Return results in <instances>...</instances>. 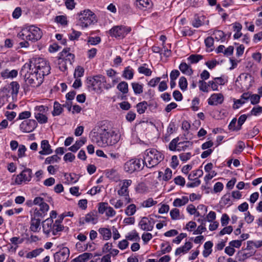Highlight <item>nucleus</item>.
Returning a JSON list of instances; mask_svg holds the SVG:
<instances>
[{
	"instance_id": "nucleus-1",
	"label": "nucleus",
	"mask_w": 262,
	"mask_h": 262,
	"mask_svg": "<svg viewBox=\"0 0 262 262\" xmlns=\"http://www.w3.org/2000/svg\"><path fill=\"white\" fill-rule=\"evenodd\" d=\"M90 137L92 142L102 147L115 144L120 138V135L115 131L105 129H100L99 132L93 129L90 133Z\"/></svg>"
},
{
	"instance_id": "nucleus-2",
	"label": "nucleus",
	"mask_w": 262,
	"mask_h": 262,
	"mask_svg": "<svg viewBox=\"0 0 262 262\" xmlns=\"http://www.w3.org/2000/svg\"><path fill=\"white\" fill-rule=\"evenodd\" d=\"M42 232L47 237L59 236L64 229L61 219L57 217L55 221L51 218H48L42 223Z\"/></svg>"
},
{
	"instance_id": "nucleus-3",
	"label": "nucleus",
	"mask_w": 262,
	"mask_h": 262,
	"mask_svg": "<svg viewBox=\"0 0 262 262\" xmlns=\"http://www.w3.org/2000/svg\"><path fill=\"white\" fill-rule=\"evenodd\" d=\"M20 73L26 82L33 87L39 86L43 81V79L36 72H34L33 68H31V64L25 63Z\"/></svg>"
},
{
	"instance_id": "nucleus-4",
	"label": "nucleus",
	"mask_w": 262,
	"mask_h": 262,
	"mask_svg": "<svg viewBox=\"0 0 262 262\" xmlns=\"http://www.w3.org/2000/svg\"><path fill=\"white\" fill-rule=\"evenodd\" d=\"M42 36L41 29L34 25L26 26L17 34V37L21 39H26L31 42L39 40Z\"/></svg>"
},
{
	"instance_id": "nucleus-5",
	"label": "nucleus",
	"mask_w": 262,
	"mask_h": 262,
	"mask_svg": "<svg viewBox=\"0 0 262 262\" xmlns=\"http://www.w3.org/2000/svg\"><path fill=\"white\" fill-rule=\"evenodd\" d=\"M163 155L160 151L155 148H149L146 149L144 152V165H145L148 168H152L164 159Z\"/></svg>"
},
{
	"instance_id": "nucleus-6",
	"label": "nucleus",
	"mask_w": 262,
	"mask_h": 262,
	"mask_svg": "<svg viewBox=\"0 0 262 262\" xmlns=\"http://www.w3.org/2000/svg\"><path fill=\"white\" fill-rule=\"evenodd\" d=\"M31 68H33L34 72H36L41 78H44L45 76L50 73L51 68L48 62L42 58H35L32 59L29 62Z\"/></svg>"
},
{
	"instance_id": "nucleus-7",
	"label": "nucleus",
	"mask_w": 262,
	"mask_h": 262,
	"mask_svg": "<svg viewBox=\"0 0 262 262\" xmlns=\"http://www.w3.org/2000/svg\"><path fill=\"white\" fill-rule=\"evenodd\" d=\"M77 15L78 24L82 28H86L97 22L96 15L89 9L80 11Z\"/></svg>"
},
{
	"instance_id": "nucleus-8",
	"label": "nucleus",
	"mask_w": 262,
	"mask_h": 262,
	"mask_svg": "<svg viewBox=\"0 0 262 262\" xmlns=\"http://www.w3.org/2000/svg\"><path fill=\"white\" fill-rule=\"evenodd\" d=\"M106 81L105 78L102 75L89 77L86 81V85L90 91L96 93L101 92L102 84Z\"/></svg>"
},
{
	"instance_id": "nucleus-9",
	"label": "nucleus",
	"mask_w": 262,
	"mask_h": 262,
	"mask_svg": "<svg viewBox=\"0 0 262 262\" xmlns=\"http://www.w3.org/2000/svg\"><path fill=\"white\" fill-rule=\"evenodd\" d=\"M32 178V170L28 168H25L18 174L12 176L11 184L16 185L26 184L31 181Z\"/></svg>"
},
{
	"instance_id": "nucleus-10",
	"label": "nucleus",
	"mask_w": 262,
	"mask_h": 262,
	"mask_svg": "<svg viewBox=\"0 0 262 262\" xmlns=\"http://www.w3.org/2000/svg\"><path fill=\"white\" fill-rule=\"evenodd\" d=\"M144 166V162L142 159H132L124 163L123 168L126 172L131 174L141 170Z\"/></svg>"
},
{
	"instance_id": "nucleus-11",
	"label": "nucleus",
	"mask_w": 262,
	"mask_h": 262,
	"mask_svg": "<svg viewBox=\"0 0 262 262\" xmlns=\"http://www.w3.org/2000/svg\"><path fill=\"white\" fill-rule=\"evenodd\" d=\"M132 181L129 179L123 180L119 184V189L117 191V193L119 196L124 197V202L125 204L132 202V199L129 196L128 187L131 185Z\"/></svg>"
},
{
	"instance_id": "nucleus-12",
	"label": "nucleus",
	"mask_w": 262,
	"mask_h": 262,
	"mask_svg": "<svg viewBox=\"0 0 262 262\" xmlns=\"http://www.w3.org/2000/svg\"><path fill=\"white\" fill-rule=\"evenodd\" d=\"M48 110V106L43 105H37L34 107V117L39 123L45 124L48 122L47 113Z\"/></svg>"
},
{
	"instance_id": "nucleus-13",
	"label": "nucleus",
	"mask_w": 262,
	"mask_h": 262,
	"mask_svg": "<svg viewBox=\"0 0 262 262\" xmlns=\"http://www.w3.org/2000/svg\"><path fill=\"white\" fill-rule=\"evenodd\" d=\"M131 28L125 26H116L109 30L111 36L116 38H123L131 31Z\"/></svg>"
},
{
	"instance_id": "nucleus-14",
	"label": "nucleus",
	"mask_w": 262,
	"mask_h": 262,
	"mask_svg": "<svg viewBox=\"0 0 262 262\" xmlns=\"http://www.w3.org/2000/svg\"><path fill=\"white\" fill-rule=\"evenodd\" d=\"M37 123L35 120L28 119L23 121L19 125V129L23 133H30L37 127Z\"/></svg>"
},
{
	"instance_id": "nucleus-15",
	"label": "nucleus",
	"mask_w": 262,
	"mask_h": 262,
	"mask_svg": "<svg viewBox=\"0 0 262 262\" xmlns=\"http://www.w3.org/2000/svg\"><path fill=\"white\" fill-rule=\"evenodd\" d=\"M70 250L68 248L64 247L56 252L54 255L55 261L56 262H66L70 256Z\"/></svg>"
},
{
	"instance_id": "nucleus-16",
	"label": "nucleus",
	"mask_w": 262,
	"mask_h": 262,
	"mask_svg": "<svg viewBox=\"0 0 262 262\" xmlns=\"http://www.w3.org/2000/svg\"><path fill=\"white\" fill-rule=\"evenodd\" d=\"M154 224L155 223L151 219L143 217L139 222L138 225L142 230L151 231L154 228Z\"/></svg>"
},
{
	"instance_id": "nucleus-17",
	"label": "nucleus",
	"mask_w": 262,
	"mask_h": 262,
	"mask_svg": "<svg viewBox=\"0 0 262 262\" xmlns=\"http://www.w3.org/2000/svg\"><path fill=\"white\" fill-rule=\"evenodd\" d=\"M98 215L96 211H91L86 214L85 216L80 219V223L84 224L85 223H91L93 225L98 222Z\"/></svg>"
},
{
	"instance_id": "nucleus-18",
	"label": "nucleus",
	"mask_w": 262,
	"mask_h": 262,
	"mask_svg": "<svg viewBox=\"0 0 262 262\" xmlns=\"http://www.w3.org/2000/svg\"><path fill=\"white\" fill-rule=\"evenodd\" d=\"M224 100V95L222 93H214L208 99V103L210 105L216 106L223 103Z\"/></svg>"
},
{
	"instance_id": "nucleus-19",
	"label": "nucleus",
	"mask_w": 262,
	"mask_h": 262,
	"mask_svg": "<svg viewBox=\"0 0 262 262\" xmlns=\"http://www.w3.org/2000/svg\"><path fill=\"white\" fill-rule=\"evenodd\" d=\"M209 20L203 15H195L191 24L194 28H199L204 24H208Z\"/></svg>"
},
{
	"instance_id": "nucleus-20",
	"label": "nucleus",
	"mask_w": 262,
	"mask_h": 262,
	"mask_svg": "<svg viewBox=\"0 0 262 262\" xmlns=\"http://www.w3.org/2000/svg\"><path fill=\"white\" fill-rule=\"evenodd\" d=\"M60 57L61 59H64V60H65L69 66H71L74 61L75 55L70 52L69 49H65L60 53Z\"/></svg>"
},
{
	"instance_id": "nucleus-21",
	"label": "nucleus",
	"mask_w": 262,
	"mask_h": 262,
	"mask_svg": "<svg viewBox=\"0 0 262 262\" xmlns=\"http://www.w3.org/2000/svg\"><path fill=\"white\" fill-rule=\"evenodd\" d=\"M225 83V80L222 77H215L213 80L209 81V85L212 91H219V85H224Z\"/></svg>"
},
{
	"instance_id": "nucleus-22",
	"label": "nucleus",
	"mask_w": 262,
	"mask_h": 262,
	"mask_svg": "<svg viewBox=\"0 0 262 262\" xmlns=\"http://www.w3.org/2000/svg\"><path fill=\"white\" fill-rule=\"evenodd\" d=\"M40 145L42 150L39 151L40 155H47L52 153V150L48 140H43L41 141Z\"/></svg>"
},
{
	"instance_id": "nucleus-23",
	"label": "nucleus",
	"mask_w": 262,
	"mask_h": 262,
	"mask_svg": "<svg viewBox=\"0 0 262 262\" xmlns=\"http://www.w3.org/2000/svg\"><path fill=\"white\" fill-rule=\"evenodd\" d=\"M249 98L250 94L248 93H244L242 94L240 99L234 101L233 108L234 109L238 108L241 106L245 103Z\"/></svg>"
},
{
	"instance_id": "nucleus-24",
	"label": "nucleus",
	"mask_w": 262,
	"mask_h": 262,
	"mask_svg": "<svg viewBox=\"0 0 262 262\" xmlns=\"http://www.w3.org/2000/svg\"><path fill=\"white\" fill-rule=\"evenodd\" d=\"M192 247V244L190 242H187L185 244L178 248L175 251V255H178L181 254L187 253Z\"/></svg>"
},
{
	"instance_id": "nucleus-25",
	"label": "nucleus",
	"mask_w": 262,
	"mask_h": 262,
	"mask_svg": "<svg viewBox=\"0 0 262 262\" xmlns=\"http://www.w3.org/2000/svg\"><path fill=\"white\" fill-rule=\"evenodd\" d=\"M179 68L181 72L185 75L190 76L193 73V70L189 64L182 62L179 65Z\"/></svg>"
},
{
	"instance_id": "nucleus-26",
	"label": "nucleus",
	"mask_w": 262,
	"mask_h": 262,
	"mask_svg": "<svg viewBox=\"0 0 262 262\" xmlns=\"http://www.w3.org/2000/svg\"><path fill=\"white\" fill-rule=\"evenodd\" d=\"M189 199L186 196H182L180 198H176L174 200L172 205L176 207H180L185 205L188 203Z\"/></svg>"
},
{
	"instance_id": "nucleus-27",
	"label": "nucleus",
	"mask_w": 262,
	"mask_h": 262,
	"mask_svg": "<svg viewBox=\"0 0 262 262\" xmlns=\"http://www.w3.org/2000/svg\"><path fill=\"white\" fill-rule=\"evenodd\" d=\"M93 254L91 253L85 252L74 258L73 262H86L93 257Z\"/></svg>"
},
{
	"instance_id": "nucleus-28",
	"label": "nucleus",
	"mask_w": 262,
	"mask_h": 262,
	"mask_svg": "<svg viewBox=\"0 0 262 262\" xmlns=\"http://www.w3.org/2000/svg\"><path fill=\"white\" fill-rule=\"evenodd\" d=\"M30 229L33 232H38L40 229V220L31 218Z\"/></svg>"
},
{
	"instance_id": "nucleus-29",
	"label": "nucleus",
	"mask_w": 262,
	"mask_h": 262,
	"mask_svg": "<svg viewBox=\"0 0 262 262\" xmlns=\"http://www.w3.org/2000/svg\"><path fill=\"white\" fill-rule=\"evenodd\" d=\"M98 232L101 235L102 239L105 241L109 240L112 237L111 230L107 228H100Z\"/></svg>"
},
{
	"instance_id": "nucleus-30",
	"label": "nucleus",
	"mask_w": 262,
	"mask_h": 262,
	"mask_svg": "<svg viewBox=\"0 0 262 262\" xmlns=\"http://www.w3.org/2000/svg\"><path fill=\"white\" fill-rule=\"evenodd\" d=\"M18 72L16 70L9 71L8 69L5 70L1 73V76L4 79L13 78L17 76Z\"/></svg>"
},
{
	"instance_id": "nucleus-31",
	"label": "nucleus",
	"mask_w": 262,
	"mask_h": 262,
	"mask_svg": "<svg viewBox=\"0 0 262 262\" xmlns=\"http://www.w3.org/2000/svg\"><path fill=\"white\" fill-rule=\"evenodd\" d=\"M213 243L211 241L206 242L204 245L202 254L204 257H207L212 251Z\"/></svg>"
},
{
	"instance_id": "nucleus-32",
	"label": "nucleus",
	"mask_w": 262,
	"mask_h": 262,
	"mask_svg": "<svg viewBox=\"0 0 262 262\" xmlns=\"http://www.w3.org/2000/svg\"><path fill=\"white\" fill-rule=\"evenodd\" d=\"M110 203L113 205L115 209H119L121 208L124 206H125L126 204H125V202H124V199H119L115 201V199L114 198H112L110 200Z\"/></svg>"
},
{
	"instance_id": "nucleus-33",
	"label": "nucleus",
	"mask_w": 262,
	"mask_h": 262,
	"mask_svg": "<svg viewBox=\"0 0 262 262\" xmlns=\"http://www.w3.org/2000/svg\"><path fill=\"white\" fill-rule=\"evenodd\" d=\"M86 142V139L84 138L77 141L75 143L69 148V150L73 152L77 151Z\"/></svg>"
},
{
	"instance_id": "nucleus-34",
	"label": "nucleus",
	"mask_w": 262,
	"mask_h": 262,
	"mask_svg": "<svg viewBox=\"0 0 262 262\" xmlns=\"http://www.w3.org/2000/svg\"><path fill=\"white\" fill-rule=\"evenodd\" d=\"M192 144V142L189 141L179 142L178 144V151H184L188 149L191 148Z\"/></svg>"
},
{
	"instance_id": "nucleus-35",
	"label": "nucleus",
	"mask_w": 262,
	"mask_h": 262,
	"mask_svg": "<svg viewBox=\"0 0 262 262\" xmlns=\"http://www.w3.org/2000/svg\"><path fill=\"white\" fill-rule=\"evenodd\" d=\"M134 75L133 69L129 66L126 67L122 73V77L126 79L130 80L133 78Z\"/></svg>"
},
{
	"instance_id": "nucleus-36",
	"label": "nucleus",
	"mask_w": 262,
	"mask_h": 262,
	"mask_svg": "<svg viewBox=\"0 0 262 262\" xmlns=\"http://www.w3.org/2000/svg\"><path fill=\"white\" fill-rule=\"evenodd\" d=\"M148 108V102L143 101L136 105L137 112L139 114H144Z\"/></svg>"
},
{
	"instance_id": "nucleus-37",
	"label": "nucleus",
	"mask_w": 262,
	"mask_h": 262,
	"mask_svg": "<svg viewBox=\"0 0 262 262\" xmlns=\"http://www.w3.org/2000/svg\"><path fill=\"white\" fill-rule=\"evenodd\" d=\"M132 87L136 95H139L143 92V84L137 82H134L131 83Z\"/></svg>"
},
{
	"instance_id": "nucleus-38",
	"label": "nucleus",
	"mask_w": 262,
	"mask_h": 262,
	"mask_svg": "<svg viewBox=\"0 0 262 262\" xmlns=\"http://www.w3.org/2000/svg\"><path fill=\"white\" fill-rule=\"evenodd\" d=\"M138 71L140 74L144 75L146 76H150L152 74V71L147 68V64L144 63L138 68Z\"/></svg>"
},
{
	"instance_id": "nucleus-39",
	"label": "nucleus",
	"mask_w": 262,
	"mask_h": 262,
	"mask_svg": "<svg viewBox=\"0 0 262 262\" xmlns=\"http://www.w3.org/2000/svg\"><path fill=\"white\" fill-rule=\"evenodd\" d=\"M30 215L31 218L39 220H40L45 216V215L37 208H33L30 211Z\"/></svg>"
},
{
	"instance_id": "nucleus-40",
	"label": "nucleus",
	"mask_w": 262,
	"mask_h": 262,
	"mask_svg": "<svg viewBox=\"0 0 262 262\" xmlns=\"http://www.w3.org/2000/svg\"><path fill=\"white\" fill-rule=\"evenodd\" d=\"M135 4L139 8H149L151 6V0H136Z\"/></svg>"
},
{
	"instance_id": "nucleus-41",
	"label": "nucleus",
	"mask_w": 262,
	"mask_h": 262,
	"mask_svg": "<svg viewBox=\"0 0 262 262\" xmlns=\"http://www.w3.org/2000/svg\"><path fill=\"white\" fill-rule=\"evenodd\" d=\"M203 58V56L200 54H192L190 55L187 60L190 64H195Z\"/></svg>"
},
{
	"instance_id": "nucleus-42",
	"label": "nucleus",
	"mask_w": 262,
	"mask_h": 262,
	"mask_svg": "<svg viewBox=\"0 0 262 262\" xmlns=\"http://www.w3.org/2000/svg\"><path fill=\"white\" fill-rule=\"evenodd\" d=\"M203 175V171L202 169H197L192 171L188 176V179L190 181L193 180L198 179V178H200Z\"/></svg>"
},
{
	"instance_id": "nucleus-43",
	"label": "nucleus",
	"mask_w": 262,
	"mask_h": 262,
	"mask_svg": "<svg viewBox=\"0 0 262 262\" xmlns=\"http://www.w3.org/2000/svg\"><path fill=\"white\" fill-rule=\"evenodd\" d=\"M117 89L122 94H126L128 92V85L126 82L121 81L117 85Z\"/></svg>"
},
{
	"instance_id": "nucleus-44",
	"label": "nucleus",
	"mask_w": 262,
	"mask_h": 262,
	"mask_svg": "<svg viewBox=\"0 0 262 262\" xmlns=\"http://www.w3.org/2000/svg\"><path fill=\"white\" fill-rule=\"evenodd\" d=\"M137 211L136 206L134 204L129 205L125 209V213L127 216H132Z\"/></svg>"
},
{
	"instance_id": "nucleus-45",
	"label": "nucleus",
	"mask_w": 262,
	"mask_h": 262,
	"mask_svg": "<svg viewBox=\"0 0 262 262\" xmlns=\"http://www.w3.org/2000/svg\"><path fill=\"white\" fill-rule=\"evenodd\" d=\"M63 111V108L61 104L55 101L54 103V109L52 112V115L53 116H58L61 114Z\"/></svg>"
},
{
	"instance_id": "nucleus-46",
	"label": "nucleus",
	"mask_w": 262,
	"mask_h": 262,
	"mask_svg": "<svg viewBox=\"0 0 262 262\" xmlns=\"http://www.w3.org/2000/svg\"><path fill=\"white\" fill-rule=\"evenodd\" d=\"M43 250L42 248H39L33 250L27 254L26 257L29 259L36 257V256L39 255L43 251Z\"/></svg>"
},
{
	"instance_id": "nucleus-47",
	"label": "nucleus",
	"mask_w": 262,
	"mask_h": 262,
	"mask_svg": "<svg viewBox=\"0 0 262 262\" xmlns=\"http://www.w3.org/2000/svg\"><path fill=\"white\" fill-rule=\"evenodd\" d=\"M57 64L58 68L62 72L66 71L68 69V66H69L64 59H61L60 57L58 59Z\"/></svg>"
},
{
	"instance_id": "nucleus-48",
	"label": "nucleus",
	"mask_w": 262,
	"mask_h": 262,
	"mask_svg": "<svg viewBox=\"0 0 262 262\" xmlns=\"http://www.w3.org/2000/svg\"><path fill=\"white\" fill-rule=\"evenodd\" d=\"M126 238L132 241H138L140 240L138 233L135 230L128 233L126 236Z\"/></svg>"
},
{
	"instance_id": "nucleus-49",
	"label": "nucleus",
	"mask_w": 262,
	"mask_h": 262,
	"mask_svg": "<svg viewBox=\"0 0 262 262\" xmlns=\"http://www.w3.org/2000/svg\"><path fill=\"white\" fill-rule=\"evenodd\" d=\"M64 178L69 183H76L78 180L77 176L74 173H65Z\"/></svg>"
},
{
	"instance_id": "nucleus-50",
	"label": "nucleus",
	"mask_w": 262,
	"mask_h": 262,
	"mask_svg": "<svg viewBox=\"0 0 262 262\" xmlns=\"http://www.w3.org/2000/svg\"><path fill=\"white\" fill-rule=\"evenodd\" d=\"M60 159V158L57 155H54L47 157L45 160V163L46 164H53L58 162Z\"/></svg>"
},
{
	"instance_id": "nucleus-51",
	"label": "nucleus",
	"mask_w": 262,
	"mask_h": 262,
	"mask_svg": "<svg viewBox=\"0 0 262 262\" xmlns=\"http://www.w3.org/2000/svg\"><path fill=\"white\" fill-rule=\"evenodd\" d=\"M179 141V137L172 140L169 144V149L171 151L178 150Z\"/></svg>"
},
{
	"instance_id": "nucleus-52",
	"label": "nucleus",
	"mask_w": 262,
	"mask_h": 262,
	"mask_svg": "<svg viewBox=\"0 0 262 262\" xmlns=\"http://www.w3.org/2000/svg\"><path fill=\"white\" fill-rule=\"evenodd\" d=\"M251 255H252L249 253H245L242 251H239L236 254V257L238 261H243L250 257Z\"/></svg>"
},
{
	"instance_id": "nucleus-53",
	"label": "nucleus",
	"mask_w": 262,
	"mask_h": 262,
	"mask_svg": "<svg viewBox=\"0 0 262 262\" xmlns=\"http://www.w3.org/2000/svg\"><path fill=\"white\" fill-rule=\"evenodd\" d=\"M245 146V143L243 141H239L236 145L235 148L233 151V154L236 155L240 154L243 150Z\"/></svg>"
},
{
	"instance_id": "nucleus-54",
	"label": "nucleus",
	"mask_w": 262,
	"mask_h": 262,
	"mask_svg": "<svg viewBox=\"0 0 262 262\" xmlns=\"http://www.w3.org/2000/svg\"><path fill=\"white\" fill-rule=\"evenodd\" d=\"M213 35L217 41H224L225 38V33L223 31L218 30H215L213 32Z\"/></svg>"
},
{
	"instance_id": "nucleus-55",
	"label": "nucleus",
	"mask_w": 262,
	"mask_h": 262,
	"mask_svg": "<svg viewBox=\"0 0 262 262\" xmlns=\"http://www.w3.org/2000/svg\"><path fill=\"white\" fill-rule=\"evenodd\" d=\"M157 203L156 201H154L152 198H148L142 203V206L145 208L150 207Z\"/></svg>"
},
{
	"instance_id": "nucleus-56",
	"label": "nucleus",
	"mask_w": 262,
	"mask_h": 262,
	"mask_svg": "<svg viewBox=\"0 0 262 262\" xmlns=\"http://www.w3.org/2000/svg\"><path fill=\"white\" fill-rule=\"evenodd\" d=\"M170 215L173 220H178L180 219V211L177 208H173L170 211Z\"/></svg>"
},
{
	"instance_id": "nucleus-57",
	"label": "nucleus",
	"mask_w": 262,
	"mask_h": 262,
	"mask_svg": "<svg viewBox=\"0 0 262 262\" xmlns=\"http://www.w3.org/2000/svg\"><path fill=\"white\" fill-rule=\"evenodd\" d=\"M108 204L106 202H101L99 203L98 211L100 214H103V213H105L106 211V209Z\"/></svg>"
},
{
	"instance_id": "nucleus-58",
	"label": "nucleus",
	"mask_w": 262,
	"mask_h": 262,
	"mask_svg": "<svg viewBox=\"0 0 262 262\" xmlns=\"http://www.w3.org/2000/svg\"><path fill=\"white\" fill-rule=\"evenodd\" d=\"M179 85L182 91H185L187 88V81L186 78L184 77H181L179 81Z\"/></svg>"
},
{
	"instance_id": "nucleus-59",
	"label": "nucleus",
	"mask_w": 262,
	"mask_h": 262,
	"mask_svg": "<svg viewBox=\"0 0 262 262\" xmlns=\"http://www.w3.org/2000/svg\"><path fill=\"white\" fill-rule=\"evenodd\" d=\"M232 196L230 194H225L222 199V203L225 205H231L232 203Z\"/></svg>"
},
{
	"instance_id": "nucleus-60",
	"label": "nucleus",
	"mask_w": 262,
	"mask_h": 262,
	"mask_svg": "<svg viewBox=\"0 0 262 262\" xmlns=\"http://www.w3.org/2000/svg\"><path fill=\"white\" fill-rule=\"evenodd\" d=\"M84 70L81 66H78L75 70L74 76L75 78H80L83 76Z\"/></svg>"
},
{
	"instance_id": "nucleus-61",
	"label": "nucleus",
	"mask_w": 262,
	"mask_h": 262,
	"mask_svg": "<svg viewBox=\"0 0 262 262\" xmlns=\"http://www.w3.org/2000/svg\"><path fill=\"white\" fill-rule=\"evenodd\" d=\"M199 83V89L200 90L204 92H208V87L210 86L209 85V82L206 83L204 80H200Z\"/></svg>"
},
{
	"instance_id": "nucleus-62",
	"label": "nucleus",
	"mask_w": 262,
	"mask_h": 262,
	"mask_svg": "<svg viewBox=\"0 0 262 262\" xmlns=\"http://www.w3.org/2000/svg\"><path fill=\"white\" fill-rule=\"evenodd\" d=\"M11 89L12 90V94L17 95L19 89V85L16 81H13L10 83Z\"/></svg>"
},
{
	"instance_id": "nucleus-63",
	"label": "nucleus",
	"mask_w": 262,
	"mask_h": 262,
	"mask_svg": "<svg viewBox=\"0 0 262 262\" xmlns=\"http://www.w3.org/2000/svg\"><path fill=\"white\" fill-rule=\"evenodd\" d=\"M105 214L107 217H113L116 215V211L112 207L108 205Z\"/></svg>"
},
{
	"instance_id": "nucleus-64",
	"label": "nucleus",
	"mask_w": 262,
	"mask_h": 262,
	"mask_svg": "<svg viewBox=\"0 0 262 262\" xmlns=\"http://www.w3.org/2000/svg\"><path fill=\"white\" fill-rule=\"evenodd\" d=\"M81 35V33L79 31L73 30L72 32L69 34V38L71 40H77Z\"/></svg>"
}]
</instances>
